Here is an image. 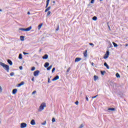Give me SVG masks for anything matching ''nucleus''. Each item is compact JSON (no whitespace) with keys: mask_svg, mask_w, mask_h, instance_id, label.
I'll return each instance as SVG.
<instances>
[{"mask_svg":"<svg viewBox=\"0 0 128 128\" xmlns=\"http://www.w3.org/2000/svg\"><path fill=\"white\" fill-rule=\"evenodd\" d=\"M19 68H20V70H22V66H20L19 67Z\"/></svg>","mask_w":128,"mask_h":128,"instance_id":"nucleus-44","label":"nucleus"},{"mask_svg":"<svg viewBox=\"0 0 128 128\" xmlns=\"http://www.w3.org/2000/svg\"><path fill=\"white\" fill-rule=\"evenodd\" d=\"M116 78H120V74L118 73H116Z\"/></svg>","mask_w":128,"mask_h":128,"instance_id":"nucleus-27","label":"nucleus"},{"mask_svg":"<svg viewBox=\"0 0 128 128\" xmlns=\"http://www.w3.org/2000/svg\"><path fill=\"white\" fill-rule=\"evenodd\" d=\"M49 66H50V63L47 62L45 63L44 66V68H48Z\"/></svg>","mask_w":128,"mask_h":128,"instance_id":"nucleus-11","label":"nucleus"},{"mask_svg":"<svg viewBox=\"0 0 128 128\" xmlns=\"http://www.w3.org/2000/svg\"><path fill=\"white\" fill-rule=\"evenodd\" d=\"M40 74V70H37L34 72V76H38Z\"/></svg>","mask_w":128,"mask_h":128,"instance_id":"nucleus-5","label":"nucleus"},{"mask_svg":"<svg viewBox=\"0 0 128 128\" xmlns=\"http://www.w3.org/2000/svg\"><path fill=\"white\" fill-rule=\"evenodd\" d=\"M76 104L78 106V101H76V102H75Z\"/></svg>","mask_w":128,"mask_h":128,"instance_id":"nucleus-43","label":"nucleus"},{"mask_svg":"<svg viewBox=\"0 0 128 128\" xmlns=\"http://www.w3.org/2000/svg\"><path fill=\"white\" fill-rule=\"evenodd\" d=\"M92 20H98V18H96V16H94L93 18H92Z\"/></svg>","mask_w":128,"mask_h":128,"instance_id":"nucleus-26","label":"nucleus"},{"mask_svg":"<svg viewBox=\"0 0 128 128\" xmlns=\"http://www.w3.org/2000/svg\"><path fill=\"white\" fill-rule=\"evenodd\" d=\"M110 46H112V44H110Z\"/></svg>","mask_w":128,"mask_h":128,"instance_id":"nucleus-56","label":"nucleus"},{"mask_svg":"<svg viewBox=\"0 0 128 128\" xmlns=\"http://www.w3.org/2000/svg\"><path fill=\"white\" fill-rule=\"evenodd\" d=\"M32 82H34V78H32Z\"/></svg>","mask_w":128,"mask_h":128,"instance_id":"nucleus-45","label":"nucleus"},{"mask_svg":"<svg viewBox=\"0 0 128 128\" xmlns=\"http://www.w3.org/2000/svg\"><path fill=\"white\" fill-rule=\"evenodd\" d=\"M48 58V54H45L44 56H42L43 60H46Z\"/></svg>","mask_w":128,"mask_h":128,"instance_id":"nucleus-9","label":"nucleus"},{"mask_svg":"<svg viewBox=\"0 0 128 128\" xmlns=\"http://www.w3.org/2000/svg\"><path fill=\"white\" fill-rule=\"evenodd\" d=\"M34 70H36V68L34 66H33L31 70L34 71Z\"/></svg>","mask_w":128,"mask_h":128,"instance_id":"nucleus-30","label":"nucleus"},{"mask_svg":"<svg viewBox=\"0 0 128 128\" xmlns=\"http://www.w3.org/2000/svg\"><path fill=\"white\" fill-rule=\"evenodd\" d=\"M98 80V76H94V80L96 82V80Z\"/></svg>","mask_w":128,"mask_h":128,"instance_id":"nucleus-18","label":"nucleus"},{"mask_svg":"<svg viewBox=\"0 0 128 128\" xmlns=\"http://www.w3.org/2000/svg\"><path fill=\"white\" fill-rule=\"evenodd\" d=\"M50 4V0H46V8L48 6V4Z\"/></svg>","mask_w":128,"mask_h":128,"instance_id":"nucleus-19","label":"nucleus"},{"mask_svg":"<svg viewBox=\"0 0 128 128\" xmlns=\"http://www.w3.org/2000/svg\"><path fill=\"white\" fill-rule=\"evenodd\" d=\"M89 44L90 46H94V44L92 43H90Z\"/></svg>","mask_w":128,"mask_h":128,"instance_id":"nucleus-40","label":"nucleus"},{"mask_svg":"<svg viewBox=\"0 0 128 128\" xmlns=\"http://www.w3.org/2000/svg\"><path fill=\"white\" fill-rule=\"evenodd\" d=\"M108 110H116L114 108H108Z\"/></svg>","mask_w":128,"mask_h":128,"instance_id":"nucleus-25","label":"nucleus"},{"mask_svg":"<svg viewBox=\"0 0 128 128\" xmlns=\"http://www.w3.org/2000/svg\"><path fill=\"white\" fill-rule=\"evenodd\" d=\"M23 54H28V53L26 52H24Z\"/></svg>","mask_w":128,"mask_h":128,"instance_id":"nucleus-42","label":"nucleus"},{"mask_svg":"<svg viewBox=\"0 0 128 128\" xmlns=\"http://www.w3.org/2000/svg\"><path fill=\"white\" fill-rule=\"evenodd\" d=\"M0 12H2V10L1 9H0Z\"/></svg>","mask_w":128,"mask_h":128,"instance_id":"nucleus-53","label":"nucleus"},{"mask_svg":"<svg viewBox=\"0 0 128 128\" xmlns=\"http://www.w3.org/2000/svg\"><path fill=\"white\" fill-rule=\"evenodd\" d=\"M8 64H10V66H12V60H7Z\"/></svg>","mask_w":128,"mask_h":128,"instance_id":"nucleus-14","label":"nucleus"},{"mask_svg":"<svg viewBox=\"0 0 128 128\" xmlns=\"http://www.w3.org/2000/svg\"><path fill=\"white\" fill-rule=\"evenodd\" d=\"M52 65L50 66L49 67L47 68V70H50L52 69Z\"/></svg>","mask_w":128,"mask_h":128,"instance_id":"nucleus-23","label":"nucleus"},{"mask_svg":"<svg viewBox=\"0 0 128 128\" xmlns=\"http://www.w3.org/2000/svg\"><path fill=\"white\" fill-rule=\"evenodd\" d=\"M86 100L88 101V97H86Z\"/></svg>","mask_w":128,"mask_h":128,"instance_id":"nucleus-46","label":"nucleus"},{"mask_svg":"<svg viewBox=\"0 0 128 128\" xmlns=\"http://www.w3.org/2000/svg\"><path fill=\"white\" fill-rule=\"evenodd\" d=\"M32 30V26H30L26 28H19V30H22L23 32H30V30Z\"/></svg>","mask_w":128,"mask_h":128,"instance_id":"nucleus-3","label":"nucleus"},{"mask_svg":"<svg viewBox=\"0 0 128 128\" xmlns=\"http://www.w3.org/2000/svg\"><path fill=\"white\" fill-rule=\"evenodd\" d=\"M30 124L32 125V126H34V124H36V122L34 121V120H32L30 122Z\"/></svg>","mask_w":128,"mask_h":128,"instance_id":"nucleus-10","label":"nucleus"},{"mask_svg":"<svg viewBox=\"0 0 128 128\" xmlns=\"http://www.w3.org/2000/svg\"><path fill=\"white\" fill-rule=\"evenodd\" d=\"M36 93V91L34 90L32 92V94H34Z\"/></svg>","mask_w":128,"mask_h":128,"instance_id":"nucleus-39","label":"nucleus"},{"mask_svg":"<svg viewBox=\"0 0 128 128\" xmlns=\"http://www.w3.org/2000/svg\"><path fill=\"white\" fill-rule=\"evenodd\" d=\"M128 46V44H126V46Z\"/></svg>","mask_w":128,"mask_h":128,"instance_id":"nucleus-51","label":"nucleus"},{"mask_svg":"<svg viewBox=\"0 0 128 128\" xmlns=\"http://www.w3.org/2000/svg\"><path fill=\"white\" fill-rule=\"evenodd\" d=\"M56 122V119L54 118H52V122Z\"/></svg>","mask_w":128,"mask_h":128,"instance_id":"nucleus-32","label":"nucleus"},{"mask_svg":"<svg viewBox=\"0 0 128 128\" xmlns=\"http://www.w3.org/2000/svg\"><path fill=\"white\" fill-rule=\"evenodd\" d=\"M70 68L68 69L66 72H70Z\"/></svg>","mask_w":128,"mask_h":128,"instance_id":"nucleus-33","label":"nucleus"},{"mask_svg":"<svg viewBox=\"0 0 128 128\" xmlns=\"http://www.w3.org/2000/svg\"><path fill=\"white\" fill-rule=\"evenodd\" d=\"M50 14H51L50 11H48L47 13L46 16H48Z\"/></svg>","mask_w":128,"mask_h":128,"instance_id":"nucleus-28","label":"nucleus"},{"mask_svg":"<svg viewBox=\"0 0 128 128\" xmlns=\"http://www.w3.org/2000/svg\"><path fill=\"white\" fill-rule=\"evenodd\" d=\"M17 92H18V90H16V89H14L12 90L13 94H16Z\"/></svg>","mask_w":128,"mask_h":128,"instance_id":"nucleus-15","label":"nucleus"},{"mask_svg":"<svg viewBox=\"0 0 128 128\" xmlns=\"http://www.w3.org/2000/svg\"><path fill=\"white\" fill-rule=\"evenodd\" d=\"M14 72H11V73L10 74V76H14Z\"/></svg>","mask_w":128,"mask_h":128,"instance_id":"nucleus-35","label":"nucleus"},{"mask_svg":"<svg viewBox=\"0 0 128 128\" xmlns=\"http://www.w3.org/2000/svg\"><path fill=\"white\" fill-rule=\"evenodd\" d=\"M2 92V86H0V92Z\"/></svg>","mask_w":128,"mask_h":128,"instance_id":"nucleus-38","label":"nucleus"},{"mask_svg":"<svg viewBox=\"0 0 128 128\" xmlns=\"http://www.w3.org/2000/svg\"><path fill=\"white\" fill-rule=\"evenodd\" d=\"M44 108H46V102H42L40 106L38 111L42 112V110H44Z\"/></svg>","mask_w":128,"mask_h":128,"instance_id":"nucleus-2","label":"nucleus"},{"mask_svg":"<svg viewBox=\"0 0 128 128\" xmlns=\"http://www.w3.org/2000/svg\"><path fill=\"white\" fill-rule=\"evenodd\" d=\"M20 128H26V123H22L20 124Z\"/></svg>","mask_w":128,"mask_h":128,"instance_id":"nucleus-6","label":"nucleus"},{"mask_svg":"<svg viewBox=\"0 0 128 128\" xmlns=\"http://www.w3.org/2000/svg\"><path fill=\"white\" fill-rule=\"evenodd\" d=\"M84 128V124H82L80 126V128Z\"/></svg>","mask_w":128,"mask_h":128,"instance_id":"nucleus-36","label":"nucleus"},{"mask_svg":"<svg viewBox=\"0 0 128 128\" xmlns=\"http://www.w3.org/2000/svg\"><path fill=\"white\" fill-rule=\"evenodd\" d=\"M42 124L43 126L44 125V124H46V122H45L42 123Z\"/></svg>","mask_w":128,"mask_h":128,"instance_id":"nucleus-47","label":"nucleus"},{"mask_svg":"<svg viewBox=\"0 0 128 128\" xmlns=\"http://www.w3.org/2000/svg\"><path fill=\"white\" fill-rule=\"evenodd\" d=\"M56 70V68H54L52 70V73L54 74V72Z\"/></svg>","mask_w":128,"mask_h":128,"instance_id":"nucleus-31","label":"nucleus"},{"mask_svg":"<svg viewBox=\"0 0 128 128\" xmlns=\"http://www.w3.org/2000/svg\"><path fill=\"white\" fill-rule=\"evenodd\" d=\"M58 78H60V76H55L52 80L53 82H54V80H58Z\"/></svg>","mask_w":128,"mask_h":128,"instance_id":"nucleus-7","label":"nucleus"},{"mask_svg":"<svg viewBox=\"0 0 128 128\" xmlns=\"http://www.w3.org/2000/svg\"><path fill=\"white\" fill-rule=\"evenodd\" d=\"M94 0H91L90 4H94Z\"/></svg>","mask_w":128,"mask_h":128,"instance_id":"nucleus-37","label":"nucleus"},{"mask_svg":"<svg viewBox=\"0 0 128 128\" xmlns=\"http://www.w3.org/2000/svg\"><path fill=\"white\" fill-rule=\"evenodd\" d=\"M98 95H96V96H94L93 97H92V98H96L98 96Z\"/></svg>","mask_w":128,"mask_h":128,"instance_id":"nucleus-41","label":"nucleus"},{"mask_svg":"<svg viewBox=\"0 0 128 128\" xmlns=\"http://www.w3.org/2000/svg\"><path fill=\"white\" fill-rule=\"evenodd\" d=\"M18 58H20V60H22V54H19Z\"/></svg>","mask_w":128,"mask_h":128,"instance_id":"nucleus-22","label":"nucleus"},{"mask_svg":"<svg viewBox=\"0 0 128 128\" xmlns=\"http://www.w3.org/2000/svg\"><path fill=\"white\" fill-rule=\"evenodd\" d=\"M104 66H106V68H108V70L110 68V66H108V64H106V62L104 63Z\"/></svg>","mask_w":128,"mask_h":128,"instance_id":"nucleus-17","label":"nucleus"},{"mask_svg":"<svg viewBox=\"0 0 128 128\" xmlns=\"http://www.w3.org/2000/svg\"><path fill=\"white\" fill-rule=\"evenodd\" d=\"M42 24H41L38 25V30H40V28H42Z\"/></svg>","mask_w":128,"mask_h":128,"instance_id":"nucleus-21","label":"nucleus"},{"mask_svg":"<svg viewBox=\"0 0 128 128\" xmlns=\"http://www.w3.org/2000/svg\"><path fill=\"white\" fill-rule=\"evenodd\" d=\"M53 4H56V2L55 1H53Z\"/></svg>","mask_w":128,"mask_h":128,"instance_id":"nucleus-50","label":"nucleus"},{"mask_svg":"<svg viewBox=\"0 0 128 128\" xmlns=\"http://www.w3.org/2000/svg\"><path fill=\"white\" fill-rule=\"evenodd\" d=\"M100 2H102V0H100Z\"/></svg>","mask_w":128,"mask_h":128,"instance_id":"nucleus-54","label":"nucleus"},{"mask_svg":"<svg viewBox=\"0 0 128 128\" xmlns=\"http://www.w3.org/2000/svg\"><path fill=\"white\" fill-rule=\"evenodd\" d=\"M83 54H84V58H86V56H88V50H86L84 52Z\"/></svg>","mask_w":128,"mask_h":128,"instance_id":"nucleus-8","label":"nucleus"},{"mask_svg":"<svg viewBox=\"0 0 128 128\" xmlns=\"http://www.w3.org/2000/svg\"><path fill=\"white\" fill-rule=\"evenodd\" d=\"M0 66H2L5 70H6L7 72H10V66H8V65H6L4 63L1 62H0Z\"/></svg>","mask_w":128,"mask_h":128,"instance_id":"nucleus-1","label":"nucleus"},{"mask_svg":"<svg viewBox=\"0 0 128 128\" xmlns=\"http://www.w3.org/2000/svg\"><path fill=\"white\" fill-rule=\"evenodd\" d=\"M28 14H30V12H28Z\"/></svg>","mask_w":128,"mask_h":128,"instance_id":"nucleus-49","label":"nucleus"},{"mask_svg":"<svg viewBox=\"0 0 128 128\" xmlns=\"http://www.w3.org/2000/svg\"><path fill=\"white\" fill-rule=\"evenodd\" d=\"M48 82H50V78H48Z\"/></svg>","mask_w":128,"mask_h":128,"instance_id":"nucleus-52","label":"nucleus"},{"mask_svg":"<svg viewBox=\"0 0 128 128\" xmlns=\"http://www.w3.org/2000/svg\"><path fill=\"white\" fill-rule=\"evenodd\" d=\"M108 28H110V26H108Z\"/></svg>","mask_w":128,"mask_h":128,"instance_id":"nucleus-55","label":"nucleus"},{"mask_svg":"<svg viewBox=\"0 0 128 128\" xmlns=\"http://www.w3.org/2000/svg\"><path fill=\"white\" fill-rule=\"evenodd\" d=\"M100 72H101V74H102V76H104V74H106V71H101Z\"/></svg>","mask_w":128,"mask_h":128,"instance_id":"nucleus-29","label":"nucleus"},{"mask_svg":"<svg viewBox=\"0 0 128 128\" xmlns=\"http://www.w3.org/2000/svg\"><path fill=\"white\" fill-rule=\"evenodd\" d=\"M60 30V26H58V27H57V28H56V31H58V30Z\"/></svg>","mask_w":128,"mask_h":128,"instance_id":"nucleus-34","label":"nucleus"},{"mask_svg":"<svg viewBox=\"0 0 128 128\" xmlns=\"http://www.w3.org/2000/svg\"><path fill=\"white\" fill-rule=\"evenodd\" d=\"M92 66H94V62L91 63Z\"/></svg>","mask_w":128,"mask_h":128,"instance_id":"nucleus-48","label":"nucleus"},{"mask_svg":"<svg viewBox=\"0 0 128 128\" xmlns=\"http://www.w3.org/2000/svg\"><path fill=\"white\" fill-rule=\"evenodd\" d=\"M109 56H110V52L107 51L106 54H104V58L105 60L108 58Z\"/></svg>","mask_w":128,"mask_h":128,"instance_id":"nucleus-4","label":"nucleus"},{"mask_svg":"<svg viewBox=\"0 0 128 128\" xmlns=\"http://www.w3.org/2000/svg\"><path fill=\"white\" fill-rule=\"evenodd\" d=\"M20 40L22 42H24V36H20Z\"/></svg>","mask_w":128,"mask_h":128,"instance_id":"nucleus-16","label":"nucleus"},{"mask_svg":"<svg viewBox=\"0 0 128 128\" xmlns=\"http://www.w3.org/2000/svg\"><path fill=\"white\" fill-rule=\"evenodd\" d=\"M50 6L48 7L46 10H45V12H48L50 10Z\"/></svg>","mask_w":128,"mask_h":128,"instance_id":"nucleus-20","label":"nucleus"},{"mask_svg":"<svg viewBox=\"0 0 128 128\" xmlns=\"http://www.w3.org/2000/svg\"><path fill=\"white\" fill-rule=\"evenodd\" d=\"M112 44L114 46V48H116L118 46V44L114 43V42H112Z\"/></svg>","mask_w":128,"mask_h":128,"instance_id":"nucleus-24","label":"nucleus"},{"mask_svg":"<svg viewBox=\"0 0 128 128\" xmlns=\"http://www.w3.org/2000/svg\"><path fill=\"white\" fill-rule=\"evenodd\" d=\"M82 60V58H76L75 59V62H80V60Z\"/></svg>","mask_w":128,"mask_h":128,"instance_id":"nucleus-13","label":"nucleus"},{"mask_svg":"<svg viewBox=\"0 0 128 128\" xmlns=\"http://www.w3.org/2000/svg\"><path fill=\"white\" fill-rule=\"evenodd\" d=\"M24 82H22L20 84H18V86H24Z\"/></svg>","mask_w":128,"mask_h":128,"instance_id":"nucleus-12","label":"nucleus"}]
</instances>
